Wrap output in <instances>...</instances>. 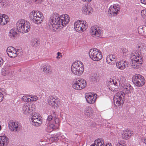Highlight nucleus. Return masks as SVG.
Segmentation results:
<instances>
[{
    "label": "nucleus",
    "mask_w": 146,
    "mask_h": 146,
    "mask_svg": "<svg viewBox=\"0 0 146 146\" xmlns=\"http://www.w3.org/2000/svg\"><path fill=\"white\" fill-rule=\"evenodd\" d=\"M116 58V56L114 54H111L109 57H108L107 58L106 60L108 61L109 60H110V61H112L113 59H115Z\"/></svg>",
    "instance_id": "c9c22d12"
},
{
    "label": "nucleus",
    "mask_w": 146,
    "mask_h": 146,
    "mask_svg": "<svg viewBox=\"0 0 146 146\" xmlns=\"http://www.w3.org/2000/svg\"><path fill=\"white\" fill-rule=\"evenodd\" d=\"M112 82L113 84L114 85L116 86V87L117 85H118V84H119V85H121V84L119 80L117 79V81L116 80H112Z\"/></svg>",
    "instance_id": "58836bf2"
},
{
    "label": "nucleus",
    "mask_w": 146,
    "mask_h": 146,
    "mask_svg": "<svg viewBox=\"0 0 146 146\" xmlns=\"http://www.w3.org/2000/svg\"><path fill=\"white\" fill-rule=\"evenodd\" d=\"M60 134V133H57L55 135H54V137H52V138L53 139V140L54 141H57L59 139V135Z\"/></svg>",
    "instance_id": "4c0bfd02"
},
{
    "label": "nucleus",
    "mask_w": 146,
    "mask_h": 146,
    "mask_svg": "<svg viewBox=\"0 0 146 146\" xmlns=\"http://www.w3.org/2000/svg\"><path fill=\"white\" fill-rule=\"evenodd\" d=\"M0 91H1V92H2V93H3V94H6V90L5 89L3 88H2L1 89Z\"/></svg>",
    "instance_id": "09e8293b"
},
{
    "label": "nucleus",
    "mask_w": 146,
    "mask_h": 146,
    "mask_svg": "<svg viewBox=\"0 0 146 146\" xmlns=\"http://www.w3.org/2000/svg\"><path fill=\"white\" fill-rule=\"evenodd\" d=\"M30 19L34 23L36 24L41 23L43 21L44 17L42 13L35 11H33L30 14Z\"/></svg>",
    "instance_id": "20e7f679"
},
{
    "label": "nucleus",
    "mask_w": 146,
    "mask_h": 146,
    "mask_svg": "<svg viewBox=\"0 0 146 146\" xmlns=\"http://www.w3.org/2000/svg\"><path fill=\"white\" fill-rule=\"evenodd\" d=\"M119 8L115 5H111L109 8L108 13L110 16L116 15L119 12Z\"/></svg>",
    "instance_id": "f8f14e48"
},
{
    "label": "nucleus",
    "mask_w": 146,
    "mask_h": 146,
    "mask_svg": "<svg viewBox=\"0 0 146 146\" xmlns=\"http://www.w3.org/2000/svg\"><path fill=\"white\" fill-rule=\"evenodd\" d=\"M28 3H32V2H35L36 3L41 4L44 0H25Z\"/></svg>",
    "instance_id": "f704fd0d"
},
{
    "label": "nucleus",
    "mask_w": 146,
    "mask_h": 146,
    "mask_svg": "<svg viewBox=\"0 0 146 146\" xmlns=\"http://www.w3.org/2000/svg\"><path fill=\"white\" fill-rule=\"evenodd\" d=\"M8 126L10 129L13 131H19L21 128V126L17 122L13 120H11L9 122Z\"/></svg>",
    "instance_id": "9d476101"
},
{
    "label": "nucleus",
    "mask_w": 146,
    "mask_h": 146,
    "mask_svg": "<svg viewBox=\"0 0 146 146\" xmlns=\"http://www.w3.org/2000/svg\"><path fill=\"white\" fill-rule=\"evenodd\" d=\"M53 119L54 118L52 117V116L51 115H50L47 118V120L48 121H50Z\"/></svg>",
    "instance_id": "603ef678"
},
{
    "label": "nucleus",
    "mask_w": 146,
    "mask_h": 146,
    "mask_svg": "<svg viewBox=\"0 0 146 146\" xmlns=\"http://www.w3.org/2000/svg\"><path fill=\"white\" fill-rule=\"evenodd\" d=\"M3 63V59L1 58L0 57V66H1Z\"/></svg>",
    "instance_id": "3c124183"
},
{
    "label": "nucleus",
    "mask_w": 146,
    "mask_h": 146,
    "mask_svg": "<svg viewBox=\"0 0 146 146\" xmlns=\"http://www.w3.org/2000/svg\"><path fill=\"white\" fill-rule=\"evenodd\" d=\"M54 119V121L56 124H57L59 122V119L57 117Z\"/></svg>",
    "instance_id": "5fc2aeb1"
},
{
    "label": "nucleus",
    "mask_w": 146,
    "mask_h": 146,
    "mask_svg": "<svg viewBox=\"0 0 146 146\" xmlns=\"http://www.w3.org/2000/svg\"><path fill=\"white\" fill-rule=\"evenodd\" d=\"M1 125H0V131L1 130Z\"/></svg>",
    "instance_id": "0e129e2a"
},
{
    "label": "nucleus",
    "mask_w": 146,
    "mask_h": 146,
    "mask_svg": "<svg viewBox=\"0 0 146 146\" xmlns=\"http://www.w3.org/2000/svg\"><path fill=\"white\" fill-rule=\"evenodd\" d=\"M9 65L7 64H5L2 69L1 73L2 75L5 76L7 75L9 72Z\"/></svg>",
    "instance_id": "412c9836"
},
{
    "label": "nucleus",
    "mask_w": 146,
    "mask_h": 146,
    "mask_svg": "<svg viewBox=\"0 0 146 146\" xmlns=\"http://www.w3.org/2000/svg\"><path fill=\"white\" fill-rule=\"evenodd\" d=\"M120 81L121 83V84H124V83L125 82V77L123 76H121L120 77Z\"/></svg>",
    "instance_id": "a19ab883"
},
{
    "label": "nucleus",
    "mask_w": 146,
    "mask_h": 146,
    "mask_svg": "<svg viewBox=\"0 0 146 146\" xmlns=\"http://www.w3.org/2000/svg\"><path fill=\"white\" fill-rule=\"evenodd\" d=\"M127 64V67H128V64H127V63L126 60H122L119 62H117L116 63V65L119 69L121 70H123L126 67V65Z\"/></svg>",
    "instance_id": "f3484780"
},
{
    "label": "nucleus",
    "mask_w": 146,
    "mask_h": 146,
    "mask_svg": "<svg viewBox=\"0 0 146 146\" xmlns=\"http://www.w3.org/2000/svg\"><path fill=\"white\" fill-rule=\"evenodd\" d=\"M9 142V139L6 136H0V146H6Z\"/></svg>",
    "instance_id": "aec40b11"
},
{
    "label": "nucleus",
    "mask_w": 146,
    "mask_h": 146,
    "mask_svg": "<svg viewBox=\"0 0 146 146\" xmlns=\"http://www.w3.org/2000/svg\"><path fill=\"white\" fill-rule=\"evenodd\" d=\"M145 80L144 77H143L139 80L137 81V82L134 83V84L137 86H142L145 84Z\"/></svg>",
    "instance_id": "bb28decb"
},
{
    "label": "nucleus",
    "mask_w": 146,
    "mask_h": 146,
    "mask_svg": "<svg viewBox=\"0 0 146 146\" xmlns=\"http://www.w3.org/2000/svg\"><path fill=\"white\" fill-rule=\"evenodd\" d=\"M138 31L139 33V32H140L141 33L142 32H144V31H143V29L142 30H140V31Z\"/></svg>",
    "instance_id": "680f3d73"
},
{
    "label": "nucleus",
    "mask_w": 146,
    "mask_h": 146,
    "mask_svg": "<svg viewBox=\"0 0 146 146\" xmlns=\"http://www.w3.org/2000/svg\"><path fill=\"white\" fill-rule=\"evenodd\" d=\"M51 115L52 116V117L53 118H56V117H57L56 113L54 111H52L51 113Z\"/></svg>",
    "instance_id": "a18cd8bd"
},
{
    "label": "nucleus",
    "mask_w": 146,
    "mask_h": 146,
    "mask_svg": "<svg viewBox=\"0 0 146 146\" xmlns=\"http://www.w3.org/2000/svg\"><path fill=\"white\" fill-rule=\"evenodd\" d=\"M41 70L46 74H50L52 72L51 66L49 65H44L41 68Z\"/></svg>",
    "instance_id": "4be33fe9"
},
{
    "label": "nucleus",
    "mask_w": 146,
    "mask_h": 146,
    "mask_svg": "<svg viewBox=\"0 0 146 146\" xmlns=\"http://www.w3.org/2000/svg\"><path fill=\"white\" fill-rule=\"evenodd\" d=\"M88 54L90 58L94 61H98L102 58L101 52L96 48L90 49Z\"/></svg>",
    "instance_id": "39448f33"
},
{
    "label": "nucleus",
    "mask_w": 146,
    "mask_h": 146,
    "mask_svg": "<svg viewBox=\"0 0 146 146\" xmlns=\"http://www.w3.org/2000/svg\"><path fill=\"white\" fill-rule=\"evenodd\" d=\"M3 93L0 92V102L2 101L3 100Z\"/></svg>",
    "instance_id": "de8ad7c7"
},
{
    "label": "nucleus",
    "mask_w": 146,
    "mask_h": 146,
    "mask_svg": "<svg viewBox=\"0 0 146 146\" xmlns=\"http://www.w3.org/2000/svg\"><path fill=\"white\" fill-rule=\"evenodd\" d=\"M90 33L92 36L98 38L102 37L103 31L101 28L92 27L90 29Z\"/></svg>",
    "instance_id": "6e6552de"
},
{
    "label": "nucleus",
    "mask_w": 146,
    "mask_h": 146,
    "mask_svg": "<svg viewBox=\"0 0 146 146\" xmlns=\"http://www.w3.org/2000/svg\"><path fill=\"white\" fill-rule=\"evenodd\" d=\"M143 76L139 74H135L132 78V81L133 83L137 82V81L139 80Z\"/></svg>",
    "instance_id": "c85d7f7f"
},
{
    "label": "nucleus",
    "mask_w": 146,
    "mask_h": 146,
    "mask_svg": "<svg viewBox=\"0 0 146 146\" xmlns=\"http://www.w3.org/2000/svg\"><path fill=\"white\" fill-rule=\"evenodd\" d=\"M9 20V18L7 15L5 14L2 15V17L1 20L0 24L2 25L7 24Z\"/></svg>",
    "instance_id": "b1692460"
},
{
    "label": "nucleus",
    "mask_w": 146,
    "mask_h": 146,
    "mask_svg": "<svg viewBox=\"0 0 146 146\" xmlns=\"http://www.w3.org/2000/svg\"><path fill=\"white\" fill-rule=\"evenodd\" d=\"M25 21L23 19L18 21L16 23V25L17 29L18 31L22 33L24 32L23 31L24 29V25H25Z\"/></svg>",
    "instance_id": "2eb2a0df"
},
{
    "label": "nucleus",
    "mask_w": 146,
    "mask_h": 146,
    "mask_svg": "<svg viewBox=\"0 0 146 146\" xmlns=\"http://www.w3.org/2000/svg\"><path fill=\"white\" fill-rule=\"evenodd\" d=\"M30 106L28 104H25L23 105L22 109L23 113L25 114H28L30 112Z\"/></svg>",
    "instance_id": "393cba45"
},
{
    "label": "nucleus",
    "mask_w": 146,
    "mask_h": 146,
    "mask_svg": "<svg viewBox=\"0 0 146 146\" xmlns=\"http://www.w3.org/2000/svg\"><path fill=\"white\" fill-rule=\"evenodd\" d=\"M37 97L36 96H32L30 98V101H34L37 100Z\"/></svg>",
    "instance_id": "c03bdc74"
},
{
    "label": "nucleus",
    "mask_w": 146,
    "mask_h": 146,
    "mask_svg": "<svg viewBox=\"0 0 146 146\" xmlns=\"http://www.w3.org/2000/svg\"><path fill=\"white\" fill-rule=\"evenodd\" d=\"M86 86V81L83 79L78 78L74 81L72 83V87L75 89L81 90Z\"/></svg>",
    "instance_id": "0eeeda50"
},
{
    "label": "nucleus",
    "mask_w": 146,
    "mask_h": 146,
    "mask_svg": "<svg viewBox=\"0 0 146 146\" xmlns=\"http://www.w3.org/2000/svg\"><path fill=\"white\" fill-rule=\"evenodd\" d=\"M109 89L111 90V91H113V92L116 91H119V88H115L114 89V90L112 88L110 87L109 88Z\"/></svg>",
    "instance_id": "49530a36"
},
{
    "label": "nucleus",
    "mask_w": 146,
    "mask_h": 146,
    "mask_svg": "<svg viewBox=\"0 0 146 146\" xmlns=\"http://www.w3.org/2000/svg\"><path fill=\"white\" fill-rule=\"evenodd\" d=\"M31 45L33 46H36L38 45L37 40L36 38H34L31 40Z\"/></svg>",
    "instance_id": "e433bc0d"
},
{
    "label": "nucleus",
    "mask_w": 146,
    "mask_h": 146,
    "mask_svg": "<svg viewBox=\"0 0 146 146\" xmlns=\"http://www.w3.org/2000/svg\"><path fill=\"white\" fill-rule=\"evenodd\" d=\"M141 3L146 4V0H140Z\"/></svg>",
    "instance_id": "6e6d98bb"
},
{
    "label": "nucleus",
    "mask_w": 146,
    "mask_h": 146,
    "mask_svg": "<svg viewBox=\"0 0 146 146\" xmlns=\"http://www.w3.org/2000/svg\"><path fill=\"white\" fill-rule=\"evenodd\" d=\"M17 33L13 29H11L9 33V35L11 38L14 37L17 35Z\"/></svg>",
    "instance_id": "473e14b6"
},
{
    "label": "nucleus",
    "mask_w": 146,
    "mask_h": 146,
    "mask_svg": "<svg viewBox=\"0 0 146 146\" xmlns=\"http://www.w3.org/2000/svg\"><path fill=\"white\" fill-rule=\"evenodd\" d=\"M125 94L124 92H119L116 93L113 98L114 104L116 106L122 105L124 103Z\"/></svg>",
    "instance_id": "423d86ee"
},
{
    "label": "nucleus",
    "mask_w": 146,
    "mask_h": 146,
    "mask_svg": "<svg viewBox=\"0 0 146 146\" xmlns=\"http://www.w3.org/2000/svg\"><path fill=\"white\" fill-rule=\"evenodd\" d=\"M121 86L124 88V91L126 93H131L133 90V88L129 84L125 85L123 84H121Z\"/></svg>",
    "instance_id": "6ab92c4d"
},
{
    "label": "nucleus",
    "mask_w": 146,
    "mask_h": 146,
    "mask_svg": "<svg viewBox=\"0 0 146 146\" xmlns=\"http://www.w3.org/2000/svg\"><path fill=\"white\" fill-rule=\"evenodd\" d=\"M84 23V21H81L80 20L77 21L75 23L74 27L76 31L81 32L86 30L88 27V25L86 21L85 23Z\"/></svg>",
    "instance_id": "1a4fd4ad"
},
{
    "label": "nucleus",
    "mask_w": 146,
    "mask_h": 146,
    "mask_svg": "<svg viewBox=\"0 0 146 146\" xmlns=\"http://www.w3.org/2000/svg\"><path fill=\"white\" fill-rule=\"evenodd\" d=\"M96 94H94L93 95L91 93H87L86 94L85 98L87 102L89 104H93L96 99Z\"/></svg>",
    "instance_id": "ddd939ff"
},
{
    "label": "nucleus",
    "mask_w": 146,
    "mask_h": 146,
    "mask_svg": "<svg viewBox=\"0 0 146 146\" xmlns=\"http://www.w3.org/2000/svg\"><path fill=\"white\" fill-rule=\"evenodd\" d=\"M143 27H142L141 26H140L138 27V31H140L141 30H143Z\"/></svg>",
    "instance_id": "4d7b16f0"
},
{
    "label": "nucleus",
    "mask_w": 146,
    "mask_h": 146,
    "mask_svg": "<svg viewBox=\"0 0 146 146\" xmlns=\"http://www.w3.org/2000/svg\"><path fill=\"white\" fill-rule=\"evenodd\" d=\"M57 55L58 56H60L61 57H62V55H61V53H60L59 52H58V53H57Z\"/></svg>",
    "instance_id": "bf43d9fd"
},
{
    "label": "nucleus",
    "mask_w": 146,
    "mask_h": 146,
    "mask_svg": "<svg viewBox=\"0 0 146 146\" xmlns=\"http://www.w3.org/2000/svg\"><path fill=\"white\" fill-rule=\"evenodd\" d=\"M2 0H0V3H1L2 2Z\"/></svg>",
    "instance_id": "69168bd1"
},
{
    "label": "nucleus",
    "mask_w": 146,
    "mask_h": 146,
    "mask_svg": "<svg viewBox=\"0 0 146 146\" xmlns=\"http://www.w3.org/2000/svg\"><path fill=\"white\" fill-rule=\"evenodd\" d=\"M115 144L116 145V146H126V144L125 143H122L121 142H119L118 143H117L116 144V143Z\"/></svg>",
    "instance_id": "37998d69"
},
{
    "label": "nucleus",
    "mask_w": 146,
    "mask_h": 146,
    "mask_svg": "<svg viewBox=\"0 0 146 146\" xmlns=\"http://www.w3.org/2000/svg\"><path fill=\"white\" fill-rule=\"evenodd\" d=\"M141 16L143 17V18L146 19V10H143L141 11Z\"/></svg>",
    "instance_id": "ea45409f"
},
{
    "label": "nucleus",
    "mask_w": 146,
    "mask_h": 146,
    "mask_svg": "<svg viewBox=\"0 0 146 146\" xmlns=\"http://www.w3.org/2000/svg\"><path fill=\"white\" fill-rule=\"evenodd\" d=\"M105 146H111V144L110 143H107Z\"/></svg>",
    "instance_id": "13d9d810"
},
{
    "label": "nucleus",
    "mask_w": 146,
    "mask_h": 146,
    "mask_svg": "<svg viewBox=\"0 0 146 146\" xmlns=\"http://www.w3.org/2000/svg\"><path fill=\"white\" fill-rule=\"evenodd\" d=\"M141 141L146 144V138L145 137H142L141 139Z\"/></svg>",
    "instance_id": "8fccbe9b"
},
{
    "label": "nucleus",
    "mask_w": 146,
    "mask_h": 146,
    "mask_svg": "<svg viewBox=\"0 0 146 146\" xmlns=\"http://www.w3.org/2000/svg\"><path fill=\"white\" fill-rule=\"evenodd\" d=\"M7 52L9 56L11 58H14L17 55L16 50L12 46L8 47Z\"/></svg>",
    "instance_id": "4468645a"
},
{
    "label": "nucleus",
    "mask_w": 146,
    "mask_h": 146,
    "mask_svg": "<svg viewBox=\"0 0 146 146\" xmlns=\"http://www.w3.org/2000/svg\"><path fill=\"white\" fill-rule=\"evenodd\" d=\"M92 109L91 108L88 107L87 108L85 114L88 117H90L92 115Z\"/></svg>",
    "instance_id": "7c9ffc66"
},
{
    "label": "nucleus",
    "mask_w": 146,
    "mask_h": 146,
    "mask_svg": "<svg viewBox=\"0 0 146 146\" xmlns=\"http://www.w3.org/2000/svg\"><path fill=\"white\" fill-rule=\"evenodd\" d=\"M55 129V126L53 124H50L48 125L47 126L48 132H50L52 131L53 129Z\"/></svg>",
    "instance_id": "72a5a7b5"
},
{
    "label": "nucleus",
    "mask_w": 146,
    "mask_h": 146,
    "mask_svg": "<svg viewBox=\"0 0 146 146\" xmlns=\"http://www.w3.org/2000/svg\"><path fill=\"white\" fill-rule=\"evenodd\" d=\"M106 1H110V0H105Z\"/></svg>",
    "instance_id": "338daca9"
},
{
    "label": "nucleus",
    "mask_w": 146,
    "mask_h": 146,
    "mask_svg": "<svg viewBox=\"0 0 146 146\" xmlns=\"http://www.w3.org/2000/svg\"><path fill=\"white\" fill-rule=\"evenodd\" d=\"M30 98H28L26 96H23L22 98V99L23 101L27 102L30 101Z\"/></svg>",
    "instance_id": "79ce46f5"
},
{
    "label": "nucleus",
    "mask_w": 146,
    "mask_h": 146,
    "mask_svg": "<svg viewBox=\"0 0 146 146\" xmlns=\"http://www.w3.org/2000/svg\"><path fill=\"white\" fill-rule=\"evenodd\" d=\"M137 47L139 50L145 52L146 51V46L144 43H139L137 45Z\"/></svg>",
    "instance_id": "a878e982"
},
{
    "label": "nucleus",
    "mask_w": 146,
    "mask_h": 146,
    "mask_svg": "<svg viewBox=\"0 0 146 146\" xmlns=\"http://www.w3.org/2000/svg\"><path fill=\"white\" fill-rule=\"evenodd\" d=\"M83 1H84L86 2H90L92 0H82Z\"/></svg>",
    "instance_id": "052dcab7"
},
{
    "label": "nucleus",
    "mask_w": 146,
    "mask_h": 146,
    "mask_svg": "<svg viewBox=\"0 0 146 146\" xmlns=\"http://www.w3.org/2000/svg\"><path fill=\"white\" fill-rule=\"evenodd\" d=\"M62 22L64 23L65 24V26L69 22L70 18L69 16L67 15L66 14L64 15V17L63 19H62Z\"/></svg>",
    "instance_id": "c756f323"
},
{
    "label": "nucleus",
    "mask_w": 146,
    "mask_h": 146,
    "mask_svg": "<svg viewBox=\"0 0 146 146\" xmlns=\"http://www.w3.org/2000/svg\"><path fill=\"white\" fill-rule=\"evenodd\" d=\"M38 115L37 113H34V115L32 114L31 117V124L34 126H38L42 123V120L38 117Z\"/></svg>",
    "instance_id": "9b49d317"
},
{
    "label": "nucleus",
    "mask_w": 146,
    "mask_h": 146,
    "mask_svg": "<svg viewBox=\"0 0 146 146\" xmlns=\"http://www.w3.org/2000/svg\"><path fill=\"white\" fill-rule=\"evenodd\" d=\"M124 50H125V49H123V51Z\"/></svg>",
    "instance_id": "774afa93"
},
{
    "label": "nucleus",
    "mask_w": 146,
    "mask_h": 146,
    "mask_svg": "<svg viewBox=\"0 0 146 146\" xmlns=\"http://www.w3.org/2000/svg\"><path fill=\"white\" fill-rule=\"evenodd\" d=\"M62 21L58 14L53 13L50 17L48 24L52 26V30L54 31H56L60 27L62 28L65 26V23L62 22Z\"/></svg>",
    "instance_id": "f257e3e1"
},
{
    "label": "nucleus",
    "mask_w": 146,
    "mask_h": 146,
    "mask_svg": "<svg viewBox=\"0 0 146 146\" xmlns=\"http://www.w3.org/2000/svg\"><path fill=\"white\" fill-rule=\"evenodd\" d=\"M59 99H56L52 96H50L48 100L49 104L52 106L57 107L58 106Z\"/></svg>",
    "instance_id": "dca6fc26"
},
{
    "label": "nucleus",
    "mask_w": 146,
    "mask_h": 146,
    "mask_svg": "<svg viewBox=\"0 0 146 146\" xmlns=\"http://www.w3.org/2000/svg\"><path fill=\"white\" fill-rule=\"evenodd\" d=\"M132 134H133V132L131 130H124L122 133V137L123 139H128L130 138Z\"/></svg>",
    "instance_id": "a211bd4d"
},
{
    "label": "nucleus",
    "mask_w": 146,
    "mask_h": 146,
    "mask_svg": "<svg viewBox=\"0 0 146 146\" xmlns=\"http://www.w3.org/2000/svg\"><path fill=\"white\" fill-rule=\"evenodd\" d=\"M56 58H57L58 59H59L60 58V57L59 56H58H58H57V57H56Z\"/></svg>",
    "instance_id": "e2e57ef3"
},
{
    "label": "nucleus",
    "mask_w": 146,
    "mask_h": 146,
    "mask_svg": "<svg viewBox=\"0 0 146 146\" xmlns=\"http://www.w3.org/2000/svg\"><path fill=\"white\" fill-rule=\"evenodd\" d=\"M130 64L132 68L135 69L139 68L142 64L143 58L139 53H132L130 55Z\"/></svg>",
    "instance_id": "f03ea898"
},
{
    "label": "nucleus",
    "mask_w": 146,
    "mask_h": 146,
    "mask_svg": "<svg viewBox=\"0 0 146 146\" xmlns=\"http://www.w3.org/2000/svg\"><path fill=\"white\" fill-rule=\"evenodd\" d=\"M88 8L87 4L84 5L82 7V11L84 14L89 15V12L88 11Z\"/></svg>",
    "instance_id": "2f4dec72"
},
{
    "label": "nucleus",
    "mask_w": 146,
    "mask_h": 146,
    "mask_svg": "<svg viewBox=\"0 0 146 146\" xmlns=\"http://www.w3.org/2000/svg\"><path fill=\"white\" fill-rule=\"evenodd\" d=\"M71 71L74 74L80 75L82 74L84 71V65L80 61H75L72 64Z\"/></svg>",
    "instance_id": "7ed1b4c3"
},
{
    "label": "nucleus",
    "mask_w": 146,
    "mask_h": 146,
    "mask_svg": "<svg viewBox=\"0 0 146 146\" xmlns=\"http://www.w3.org/2000/svg\"><path fill=\"white\" fill-rule=\"evenodd\" d=\"M104 140L102 139H98L94 141V144L92 145L91 146H104Z\"/></svg>",
    "instance_id": "5701e85b"
},
{
    "label": "nucleus",
    "mask_w": 146,
    "mask_h": 146,
    "mask_svg": "<svg viewBox=\"0 0 146 146\" xmlns=\"http://www.w3.org/2000/svg\"><path fill=\"white\" fill-rule=\"evenodd\" d=\"M30 23L29 22L27 21H25V25H24V30L23 31H24V32H22V33H24L28 32L30 29Z\"/></svg>",
    "instance_id": "cd10ccee"
},
{
    "label": "nucleus",
    "mask_w": 146,
    "mask_h": 146,
    "mask_svg": "<svg viewBox=\"0 0 146 146\" xmlns=\"http://www.w3.org/2000/svg\"><path fill=\"white\" fill-rule=\"evenodd\" d=\"M88 11L89 12V15L90 14V13L93 12V9L92 8H91L90 7V8L89 7L88 8Z\"/></svg>",
    "instance_id": "864d4df0"
}]
</instances>
